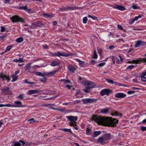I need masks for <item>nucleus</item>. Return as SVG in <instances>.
<instances>
[{
	"mask_svg": "<svg viewBox=\"0 0 146 146\" xmlns=\"http://www.w3.org/2000/svg\"><path fill=\"white\" fill-rule=\"evenodd\" d=\"M3 107H7L13 108V104H3Z\"/></svg>",
	"mask_w": 146,
	"mask_h": 146,
	"instance_id": "a19ab883",
	"label": "nucleus"
},
{
	"mask_svg": "<svg viewBox=\"0 0 146 146\" xmlns=\"http://www.w3.org/2000/svg\"><path fill=\"white\" fill-rule=\"evenodd\" d=\"M109 110L110 109L109 108L103 109L101 110L100 112L102 114L107 113Z\"/></svg>",
	"mask_w": 146,
	"mask_h": 146,
	"instance_id": "4be33fe9",
	"label": "nucleus"
},
{
	"mask_svg": "<svg viewBox=\"0 0 146 146\" xmlns=\"http://www.w3.org/2000/svg\"><path fill=\"white\" fill-rule=\"evenodd\" d=\"M37 27H40L43 25L42 22H36Z\"/></svg>",
	"mask_w": 146,
	"mask_h": 146,
	"instance_id": "e433bc0d",
	"label": "nucleus"
},
{
	"mask_svg": "<svg viewBox=\"0 0 146 146\" xmlns=\"http://www.w3.org/2000/svg\"><path fill=\"white\" fill-rule=\"evenodd\" d=\"M60 81L62 82L64 84L71 83L70 81L68 80L62 79L60 80Z\"/></svg>",
	"mask_w": 146,
	"mask_h": 146,
	"instance_id": "b1692460",
	"label": "nucleus"
},
{
	"mask_svg": "<svg viewBox=\"0 0 146 146\" xmlns=\"http://www.w3.org/2000/svg\"><path fill=\"white\" fill-rule=\"evenodd\" d=\"M95 84L93 82H90L88 83H86V88L87 89L92 88L95 86Z\"/></svg>",
	"mask_w": 146,
	"mask_h": 146,
	"instance_id": "1a4fd4ad",
	"label": "nucleus"
},
{
	"mask_svg": "<svg viewBox=\"0 0 146 146\" xmlns=\"http://www.w3.org/2000/svg\"><path fill=\"white\" fill-rule=\"evenodd\" d=\"M88 19L86 17H84L83 19V22L84 23L86 24L87 22Z\"/></svg>",
	"mask_w": 146,
	"mask_h": 146,
	"instance_id": "de8ad7c7",
	"label": "nucleus"
},
{
	"mask_svg": "<svg viewBox=\"0 0 146 146\" xmlns=\"http://www.w3.org/2000/svg\"><path fill=\"white\" fill-rule=\"evenodd\" d=\"M55 110H58L62 112H64L65 111L64 108H63L62 109L61 108H60V109L56 108V109Z\"/></svg>",
	"mask_w": 146,
	"mask_h": 146,
	"instance_id": "8fccbe9b",
	"label": "nucleus"
},
{
	"mask_svg": "<svg viewBox=\"0 0 146 146\" xmlns=\"http://www.w3.org/2000/svg\"><path fill=\"white\" fill-rule=\"evenodd\" d=\"M57 70L52 71L51 72L46 73V75L52 76L55 74Z\"/></svg>",
	"mask_w": 146,
	"mask_h": 146,
	"instance_id": "5701e85b",
	"label": "nucleus"
},
{
	"mask_svg": "<svg viewBox=\"0 0 146 146\" xmlns=\"http://www.w3.org/2000/svg\"><path fill=\"white\" fill-rule=\"evenodd\" d=\"M68 69L72 72H74L76 70L75 67L71 65H70L68 66Z\"/></svg>",
	"mask_w": 146,
	"mask_h": 146,
	"instance_id": "dca6fc26",
	"label": "nucleus"
},
{
	"mask_svg": "<svg viewBox=\"0 0 146 146\" xmlns=\"http://www.w3.org/2000/svg\"><path fill=\"white\" fill-rule=\"evenodd\" d=\"M135 92V91H129L127 92V94H133Z\"/></svg>",
	"mask_w": 146,
	"mask_h": 146,
	"instance_id": "5fc2aeb1",
	"label": "nucleus"
},
{
	"mask_svg": "<svg viewBox=\"0 0 146 146\" xmlns=\"http://www.w3.org/2000/svg\"><path fill=\"white\" fill-rule=\"evenodd\" d=\"M104 140L107 141L113 138V136L110 133H107L104 135Z\"/></svg>",
	"mask_w": 146,
	"mask_h": 146,
	"instance_id": "9d476101",
	"label": "nucleus"
},
{
	"mask_svg": "<svg viewBox=\"0 0 146 146\" xmlns=\"http://www.w3.org/2000/svg\"><path fill=\"white\" fill-rule=\"evenodd\" d=\"M106 81L108 83H109L111 84H118L116 82H113V80H112L108 79Z\"/></svg>",
	"mask_w": 146,
	"mask_h": 146,
	"instance_id": "f704fd0d",
	"label": "nucleus"
},
{
	"mask_svg": "<svg viewBox=\"0 0 146 146\" xmlns=\"http://www.w3.org/2000/svg\"><path fill=\"white\" fill-rule=\"evenodd\" d=\"M134 66L133 65H131L129 66L127 68V69L128 70H131L132 69H133Z\"/></svg>",
	"mask_w": 146,
	"mask_h": 146,
	"instance_id": "3c124183",
	"label": "nucleus"
},
{
	"mask_svg": "<svg viewBox=\"0 0 146 146\" xmlns=\"http://www.w3.org/2000/svg\"><path fill=\"white\" fill-rule=\"evenodd\" d=\"M27 5L25 6H20L17 7V9H23L29 12L31 11V9H29L27 7Z\"/></svg>",
	"mask_w": 146,
	"mask_h": 146,
	"instance_id": "4468645a",
	"label": "nucleus"
},
{
	"mask_svg": "<svg viewBox=\"0 0 146 146\" xmlns=\"http://www.w3.org/2000/svg\"><path fill=\"white\" fill-rule=\"evenodd\" d=\"M60 64V63L59 62H58L56 61H54L51 62L50 65L52 66H55Z\"/></svg>",
	"mask_w": 146,
	"mask_h": 146,
	"instance_id": "412c9836",
	"label": "nucleus"
},
{
	"mask_svg": "<svg viewBox=\"0 0 146 146\" xmlns=\"http://www.w3.org/2000/svg\"><path fill=\"white\" fill-rule=\"evenodd\" d=\"M41 81L43 82H45L46 81V78H41L40 79Z\"/></svg>",
	"mask_w": 146,
	"mask_h": 146,
	"instance_id": "4d7b16f0",
	"label": "nucleus"
},
{
	"mask_svg": "<svg viewBox=\"0 0 146 146\" xmlns=\"http://www.w3.org/2000/svg\"><path fill=\"white\" fill-rule=\"evenodd\" d=\"M3 80H7V82H9L10 80V78L9 76L6 75H2V79Z\"/></svg>",
	"mask_w": 146,
	"mask_h": 146,
	"instance_id": "c85d7f7f",
	"label": "nucleus"
},
{
	"mask_svg": "<svg viewBox=\"0 0 146 146\" xmlns=\"http://www.w3.org/2000/svg\"><path fill=\"white\" fill-rule=\"evenodd\" d=\"M67 119L71 123L70 124V125L71 126H76V121L78 119V117L77 116H68L66 117Z\"/></svg>",
	"mask_w": 146,
	"mask_h": 146,
	"instance_id": "f03ea898",
	"label": "nucleus"
},
{
	"mask_svg": "<svg viewBox=\"0 0 146 146\" xmlns=\"http://www.w3.org/2000/svg\"><path fill=\"white\" fill-rule=\"evenodd\" d=\"M59 11H67V7H65L64 8H60L59 9Z\"/></svg>",
	"mask_w": 146,
	"mask_h": 146,
	"instance_id": "052dcab7",
	"label": "nucleus"
},
{
	"mask_svg": "<svg viewBox=\"0 0 146 146\" xmlns=\"http://www.w3.org/2000/svg\"><path fill=\"white\" fill-rule=\"evenodd\" d=\"M113 7L121 11H124L125 9L124 7L118 5H115Z\"/></svg>",
	"mask_w": 146,
	"mask_h": 146,
	"instance_id": "ddd939ff",
	"label": "nucleus"
},
{
	"mask_svg": "<svg viewBox=\"0 0 146 146\" xmlns=\"http://www.w3.org/2000/svg\"><path fill=\"white\" fill-rule=\"evenodd\" d=\"M104 140V137L103 138L102 137H99L98 140L97 142L102 145H104L105 144Z\"/></svg>",
	"mask_w": 146,
	"mask_h": 146,
	"instance_id": "2eb2a0df",
	"label": "nucleus"
},
{
	"mask_svg": "<svg viewBox=\"0 0 146 146\" xmlns=\"http://www.w3.org/2000/svg\"><path fill=\"white\" fill-rule=\"evenodd\" d=\"M25 143L23 141L20 140L19 141L15 142L13 143L14 146H21L25 144Z\"/></svg>",
	"mask_w": 146,
	"mask_h": 146,
	"instance_id": "9b49d317",
	"label": "nucleus"
},
{
	"mask_svg": "<svg viewBox=\"0 0 146 146\" xmlns=\"http://www.w3.org/2000/svg\"><path fill=\"white\" fill-rule=\"evenodd\" d=\"M23 38L21 37H20L18 38H17L16 41L20 43L22 42L23 41Z\"/></svg>",
	"mask_w": 146,
	"mask_h": 146,
	"instance_id": "72a5a7b5",
	"label": "nucleus"
},
{
	"mask_svg": "<svg viewBox=\"0 0 146 146\" xmlns=\"http://www.w3.org/2000/svg\"><path fill=\"white\" fill-rule=\"evenodd\" d=\"M31 64L28 63V64H27L26 66V70L28 71V72H29L30 71V69L31 68Z\"/></svg>",
	"mask_w": 146,
	"mask_h": 146,
	"instance_id": "c9c22d12",
	"label": "nucleus"
},
{
	"mask_svg": "<svg viewBox=\"0 0 146 146\" xmlns=\"http://www.w3.org/2000/svg\"><path fill=\"white\" fill-rule=\"evenodd\" d=\"M132 8L134 9H139V7H137L136 5H133L131 7Z\"/></svg>",
	"mask_w": 146,
	"mask_h": 146,
	"instance_id": "864d4df0",
	"label": "nucleus"
},
{
	"mask_svg": "<svg viewBox=\"0 0 146 146\" xmlns=\"http://www.w3.org/2000/svg\"><path fill=\"white\" fill-rule=\"evenodd\" d=\"M43 16L45 18H49L50 17L51 15L47 13H44L43 14Z\"/></svg>",
	"mask_w": 146,
	"mask_h": 146,
	"instance_id": "79ce46f5",
	"label": "nucleus"
},
{
	"mask_svg": "<svg viewBox=\"0 0 146 146\" xmlns=\"http://www.w3.org/2000/svg\"><path fill=\"white\" fill-rule=\"evenodd\" d=\"M15 104H13V108H20L25 107V106L22 105L21 102L17 101L14 102Z\"/></svg>",
	"mask_w": 146,
	"mask_h": 146,
	"instance_id": "6e6552de",
	"label": "nucleus"
},
{
	"mask_svg": "<svg viewBox=\"0 0 146 146\" xmlns=\"http://www.w3.org/2000/svg\"><path fill=\"white\" fill-rule=\"evenodd\" d=\"M105 64L106 63L105 62L101 63L98 64L97 66L100 67H102L104 66Z\"/></svg>",
	"mask_w": 146,
	"mask_h": 146,
	"instance_id": "49530a36",
	"label": "nucleus"
},
{
	"mask_svg": "<svg viewBox=\"0 0 146 146\" xmlns=\"http://www.w3.org/2000/svg\"><path fill=\"white\" fill-rule=\"evenodd\" d=\"M146 62V58H141L140 60H133L132 61V62L133 63H138L140 62Z\"/></svg>",
	"mask_w": 146,
	"mask_h": 146,
	"instance_id": "f3484780",
	"label": "nucleus"
},
{
	"mask_svg": "<svg viewBox=\"0 0 146 146\" xmlns=\"http://www.w3.org/2000/svg\"><path fill=\"white\" fill-rule=\"evenodd\" d=\"M117 27L118 28L121 30H123V28L122 26L120 25H117Z\"/></svg>",
	"mask_w": 146,
	"mask_h": 146,
	"instance_id": "6e6d98bb",
	"label": "nucleus"
},
{
	"mask_svg": "<svg viewBox=\"0 0 146 146\" xmlns=\"http://www.w3.org/2000/svg\"><path fill=\"white\" fill-rule=\"evenodd\" d=\"M135 45V47L137 48L139 46H146V42L141 40H138L136 41Z\"/></svg>",
	"mask_w": 146,
	"mask_h": 146,
	"instance_id": "39448f33",
	"label": "nucleus"
},
{
	"mask_svg": "<svg viewBox=\"0 0 146 146\" xmlns=\"http://www.w3.org/2000/svg\"><path fill=\"white\" fill-rule=\"evenodd\" d=\"M35 74L37 75L42 77L45 76H46V74L45 72H44L43 73H42L40 72H36Z\"/></svg>",
	"mask_w": 146,
	"mask_h": 146,
	"instance_id": "a878e982",
	"label": "nucleus"
},
{
	"mask_svg": "<svg viewBox=\"0 0 146 146\" xmlns=\"http://www.w3.org/2000/svg\"><path fill=\"white\" fill-rule=\"evenodd\" d=\"M100 131H95L94 132V134L93 135V137H96L101 134Z\"/></svg>",
	"mask_w": 146,
	"mask_h": 146,
	"instance_id": "bb28decb",
	"label": "nucleus"
},
{
	"mask_svg": "<svg viewBox=\"0 0 146 146\" xmlns=\"http://www.w3.org/2000/svg\"><path fill=\"white\" fill-rule=\"evenodd\" d=\"M55 106V105L53 104H48L47 105V106L49 108H50L51 109L54 110H55L56 109V108H54Z\"/></svg>",
	"mask_w": 146,
	"mask_h": 146,
	"instance_id": "7c9ffc66",
	"label": "nucleus"
},
{
	"mask_svg": "<svg viewBox=\"0 0 146 146\" xmlns=\"http://www.w3.org/2000/svg\"><path fill=\"white\" fill-rule=\"evenodd\" d=\"M112 61L113 62V64H114L115 63V58L114 57L112 56Z\"/></svg>",
	"mask_w": 146,
	"mask_h": 146,
	"instance_id": "69168bd1",
	"label": "nucleus"
},
{
	"mask_svg": "<svg viewBox=\"0 0 146 146\" xmlns=\"http://www.w3.org/2000/svg\"><path fill=\"white\" fill-rule=\"evenodd\" d=\"M83 8V7H67V10L68 9H70L71 10H76L78 9H82Z\"/></svg>",
	"mask_w": 146,
	"mask_h": 146,
	"instance_id": "aec40b11",
	"label": "nucleus"
},
{
	"mask_svg": "<svg viewBox=\"0 0 146 146\" xmlns=\"http://www.w3.org/2000/svg\"><path fill=\"white\" fill-rule=\"evenodd\" d=\"M112 115L115 116H121L122 114L121 113H119L117 111L113 112L112 113Z\"/></svg>",
	"mask_w": 146,
	"mask_h": 146,
	"instance_id": "4c0bfd02",
	"label": "nucleus"
},
{
	"mask_svg": "<svg viewBox=\"0 0 146 146\" xmlns=\"http://www.w3.org/2000/svg\"><path fill=\"white\" fill-rule=\"evenodd\" d=\"M17 98H19L21 100H23L24 99V95L23 94H20L17 97Z\"/></svg>",
	"mask_w": 146,
	"mask_h": 146,
	"instance_id": "c03bdc74",
	"label": "nucleus"
},
{
	"mask_svg": "<svg viewBox=\"0 0 146 146\" xmlns=\"http://www.w3.org/2000/svg\"><path fill=\"white\" fill-rule=\"evenodd\" d=\"M9 88L8 87H3V88H2L1 89V91L2 92H4L5 93H8L9 92Z\"/></svg>",
	"mask_w": 146,
	"mask_h": 146,
	"instance_id": "6ab92c4d",
	"label": "nucleus"
},
{
	"mask_svg": "<svg viewBox=\"0 0 146 146\" xmlns=\"http://www.w3.org/2000/svg\"><path fill=\"white\" fill-rule=\"evenodd\" d=\"M98 57V55L97 54H94L93 56V58L96 59Z\"/></svg>",
	"mask_w": 146,
	"mask_h": 146,
	"instance_id": "774afa93",
	"label": "nucleus"
},
{
	"mask_svg": "<svg viewBox=\"0 0 146 146\" xmlns=\"http://www.w3.org/2000/svg\"><path fill=\"white\" fill-rule=\"evenodd\" d=\"M25 26H28L29 28H31L33 29H35L37 27L36 25V23H32L31 26H30L28 25H25Z\"/></svg>",
	"mask_w": 146,
	"mask_h": 146,
	"instance_id": "393cba45",
	"label": "nucleus"
},
{
	"mask_svg": "<svg viewBox=\"0 0 146 146\" xmlns=\"http://www.w3.org/2000/svg\"><path fill=\"white\" fill-rule=\"evenodd\" d=\"M5 30V29L4 27L1 26V32H4Z\"/></svg>",
	"mask_w": 146,
	"mask_h": 146,
	"instance_id": "bf43d9fd",
	"label": "nucleus"
},
{
	"mask_svg": "<svg viewBox=\"0 0 146 146\" xmlns=\"http://www.w3.org/2000/svg\"><path fill=\"white\" fill-rule=\"evenodd\" d=\"M115 48V47L113 45L110 46L109 47V49H110V50L113 49H114Z\"/></svg>",
	"mask_w": 146,
	"mask_h": 146,
	"instance_id": "338daca9",
	"label": "nucleus"
},
{
	"mask_svg": "<svg viewBox=\"0 0 146 146\" xmlns=\"http://www.w3.org/2000/svg\"><path fill=\"white\" fill-rule=\"evenodd\" d=\"M86 134L88 135H90L92 133L90 129L89 128H87L86 131Z\"/></svg>",
	"mask_w": 146,
	"mask_h": 146,
	"instance_id": "58836bf2",
	"label": "nucleus"
},
{
	"mask_svg": "<svg viewBox=\"0 0 146 146\" xmlns=\"http://www.w3.org/2000/svg\"><path fill=\"white\" fill-rule=\"evenodd\" d=\"M61 130L64 131L65 132H69L70 133H71L72 131L70 129H68L67 128H62L61 129Z\"/></svg>",
	"mask_w": 146,
	"mask_h": 146,
	"instance_id": "2f4dec72",
	"label": "nucleus"
},
{
	"mask_svg": "<svg viewBox=\"0 0 146 146\" xmlns=\"http://www.w3.org/2000/svg\"><path fill=\"white\" fill-rule=\"evenodd\" d=\"M71 134L75 138H78V137L77 135H76L75 134H74V133H73L72 132H71Z\"/></svg>",
	"mask_w": 146,
	"mask_h": 146,
	"instance_id": "0e129e2a",
	"label": "nucleus"
},
{
	"mask_svg": "<svg viewBox=\"0 0 146 146\" xmlns=\"http://www.w3.org/2000/svg\"><path fill=\"white\" fill-rule=\"evenodd\" d=\"M91 120L95 121L99 125L105 126L114 127L118 123V120L115 119H112L108 117H104L98 115H93Z\"/></svg>",
	"mask_w": 146,
	"mask_h": 146,
	"instance_id": "f257e3e1",
	"label": "nucleus"
},
{
	"mask_svg": "<svg viewBox=\"0 0 146 146\" xmlns=\"http://www.w3.org/2000/svg\"><path fill=\"white\" fill-rule=\"evenodd\" d=\"M88 17L89 18H92V19H93V20H96L97 19V17H95V16H92L90 15H88Z\"/></svg>",
	"mask_w": 146,
	"mask_h": 146,
	"instance_id": "09e8293b",
	"label": "nucleus"
},
{
	"mask_svg": "<svg viewBox=\"0 0 146 146\" xmlns=\"http://www.w3.org/2000/svg\"><path fill=\"white\" fill-rule=\"evenodd\" d=\"M126 95L122 93H117L114 95L115 98H123L126 97Z\"/></svg>",
	"mask_w": 146,
	"mask_h": 146,
	"instance_id": "f8f14e48",
	"label": "nucleus"
},
{
	"mask_svg": "<svg viewBox=\"0 0 146 146\" xmlns=\"http://www.w3.org/2000/svg\"><path fill=\"white\" fill-rule=\"evenodd\" d=\"M141 129L143 131L146 130V127H145L142 126L141 127Z\"/></svg>",
	"mask_w": 146,
	"mask_h": 146,
	"instance_id": "680f3d73",
	"label": "nucleus"
},
{
	"mask_svg": "<svg viewBox=\"0 0 146 146\" xmlns=\"http://www.w3.org/2000/svg\"><path fill=\"white\" fill-rule=\"evenodd\" d=\"M11 77L12 78V80H11V81L12 82H14V81H15L16 80H17V79L18 78V77L15 74H13L11 76Z\"/></svg>",
	"mask_w": 146,
	"mask_h": 146,
	"instance_id": "cd10ccee",
	"label": "nucleus"
},
{
	"mask_svg": "<svg viewBox=\"0 0 146 146\" xmlns=\"http://www.w3.org/2000/svg\"><path fill=\"white\" fill-rule=\"evenodd\" d=\"M112 92V90L108 89H103L100 92V94L102 96H103L106 95H108L111 93Z\"/></svg>",
	"mask_w": 146,
	"mask_h": 146,
	"instance_id": "0eeeda50",
	"label": "nucleus"
},
{
	"mask_svg": "<svg viewBox=\"0 0 146 146\" xmlns=\"http://www.w3.org/2000/svg\"><path fill=\"white\" fill-rule=\"evenodd\" d=\"M13 62H23V58H19V59H15L13 60Z\"/></svg>",
	"mask_w": 146,
	"mask_h": 146,
	"instance_id": "473e14b6",
	"label": "nucleus"
},
{
	"mask_svg": "<svg viewBox=\"0 0 146 146\" xmlns=\"http://www.w3.org/2000/svg\"><path fill=\"white\" fill-rule=\"evenodd\" d=\"M80 102V101L78 100H75L73 101V103H74V105L78 104Z\"/></svg>",
	"mask_w": 146,
	"mask_h": 146,
	"instance_id": "13d9d810",
	"label": "nucleus"
},
{
	"mask_svg": "<svg viewBox=\"0 0 146 146\" xmlns=\"http://www.w3.org/2000/svg\"><path fill=\"white\" fill-rule=\"evenodd\" d=\"M24 83L25 84H34L35 82H29L28 81V80L27 79H25L24 80Z\"/></svg>",
	"mask_w": 146,
	"mask_h": 146,
	"instance_id": "37998d69",
	"label": "nucleus"
},
{
	"mask_svg": "<svg viewBox=\"0 0 146 146\" xmlns=\"http://www.w3.org/2000/svg\"><path fill=\"white\" fill-rule=\"evenodd\" d=\"M76 61L77 62H79V64H83L84 63V62H83V61H80V59H78V58H77V59H76Z\"/></svg>",
	"mask_w": 146,
	"mask_h": 146,
	"instance_id": "603ef678",
	"label": "nucleus"
},
{
	"mask_svg": "<svg viewBox=\"0 0 146 146\" xmlns=\"http://www.w3.org/2000/svg\"><path fill=\"white\" fill-rule=\"evenodd\" d=\"M29 123H32L33 122H35L36 121L33 118H31L28 120Z\"/></svg>",
	"mask_w": 146,
	"mask_h": 146,
	"instance_id": "ea45409f",
	"label": "nucleus"
},
{
	"mask_svg": "<svg viewBox=\"0 0 146 146\" xmlns=\"http://www.w3.org/2000/svg\"><path fill=\"white\" fill-rule=\"evenodd\" d=\"M118 56L119 58L120 59V60L121 62L123 60V58L121 57V56L120 55H119Z\"/></svg>",
	"mask_w": 146,
	"mask_h": 146,
	"instance_id": "e2e57ef3",
	"label": "nucleus"
},
{
	"mask_svg": "<svg viewBox=\"0 0 146 146\" xmlns=\"http://www.w3.org/2000/svg\"><path fill=\"white\" fill-rule=\"evenodd\" d=\"M82 101L83 103L86 104H88L96 102V99H95L93 98H84L82 99Z\"/></svg>",
	"mask_w": 146,
	"mask_h": 146,
	"instance_id": "20e7f679",
	"label": "nucleus"
},
{
	"mask_svg": "<svg viewBox=\"0 0 146 146\" xmlns=\"http://www.w3.org/2000/svg\"><path fill=\"white\" fill-rule=\"evenodd\" d=\"M146 75H144V74H141L140 77L143 82H146Z\"/></svg>",
	"mask_w": 146,
	"mask_h": 146,
	"instance_id": "c756f323",
	"label": "nucleus"
},
{
	"mask_svg": "<svg viewBox=\"0 0 146 146\" xmlns=\"http://www.w3.org/2000/svg\"><path fill=\"white\" fill-rule=\"evenodd\" d=\"M12 48V47L11 46H8L5 50V52L9 51Z\"/></svg>",
	"mask_w": 146,
	"mask_h": 146,
	"instance_id": "a18cd8bd",
	"label": "nucleus"
},
{
	"mask_svg": "<svg viewBox=\"0 0 146 146\" xmlns=\"http://www.w3.org/2000/svg\"><path fill=\"white\" fill-rule=\"evenodd\" d=\"M10 19L14 23H16L19 22H22L23 19L17 16H13L11 17Z\"/></svg>",
	"mask_w": 146,
	"mask_h": 146,
	"instance_id": "423d86ee",
	"label": "nucleus"
},
{
	"mask_svg": "<svg viewBox=\"0 0 146 146\" xmlns=\"http://www.w3.org/2000/svg\"><path fill=\"white\" fill-rule=\"evenodd\" d=\"M39 90H31L28 91L29 95H30L33 94H36L39 92Z\"/></svg>",
	"mask_w": 146,
	"mask_h": 146,
	"instance_id": "a211bd4d",
	"label": "nucleus"
},
{
	"mask_svg": "<svg viewBox=\"0 0 146 146\" xmlns=\"http://www.w3.org/2000/svg\"><path fill=\"white\" fill-rule=\"evenodd\" d=\"M72 54L71 53L68 52L66 53L63 52H57L53 54V56H54L60 57L61 56L67 57L69 56H71Z\"/></svg>",
	"mask_w": 146,
	"mask_h": 146,
	"instance_id": "7ed1b4c3",
	"label": "nucleus"
}]
</instances>
